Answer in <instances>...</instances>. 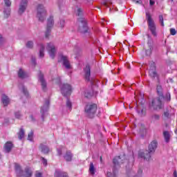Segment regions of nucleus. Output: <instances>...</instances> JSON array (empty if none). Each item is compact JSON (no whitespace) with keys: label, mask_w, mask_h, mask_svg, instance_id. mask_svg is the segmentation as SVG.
<instances>
[{"label":"nucleus","mask_w":177,"mask_h":177,"mask_svg":"<svg viewBox=\"0 0 177 177\" xmlns=\"http://www.w3.org/2000/svg\"><path fill=\"white\" fill-rule=\"evenodd\" d=\"M127 160L125 159V155L122 156H116L113 158V171L107 172V177H117L118 174V169L121 167V164H124Z\"/></svg>","instance_id":"obj_1"},{"label":"nucleus","mask_w":177,"mask_h":177,"mask_svg":"<svg viewBox=\"0 0 177 177\" xmlns=\"http://www.w3.org/2000/svg\"><path fill=\"white\" fill-rule=\"evenodd\" d=\"M61 92L64 96V97L67 98L66 100V107L71 111V109L73 107V104L71 103V101L68 99V96L71 95V92L73 91V88H71V85L68 84H64L62 85H60Z\"/></svg>","instance_id":"obj_2"},{"label":"nucleus","mask_w":177,"mask_h":177,"mask_svg":"<svg viewBox=\"0 0 177 177\" xmlns=\"http://www.w3.org/2000/svg\"><path fill=\"white\" fill-rule=\"evenodd\" d=\"M146 19L149 31H151L153 37H157L156 24L154 23V20H153V18H151V15L149 13V12H146Z\"/></svg>","instance_id":"obj_3"},{"label":"nucleus","mask_w":177,"mask_h":177,"mask_svg":"<svg viewBox=\"0 0 177 177\" xmlns=\"http://www.w3.org/2000/svg\"><path fill=\"white\" fill-rule=\"evenodd\" d=\"M97 111V105L96 104H88L85 107V113L88 118H93Z\"/></svg>","instance_id":"obj_4"},{"label":"nucleus","mask_w":177,"mask_h":177,"mask_svg":"<svg viewBox=\"0 0 177 177\" xmlns=\"http://www.w3.org/2000/svg\"><path fill=\"white\" fill-rule=\"evenodd\" d=\"M161 99H162V97L153 98L149 104L150 107H152L153 110H161L164 107Z\"/></svg>","instance_id":"obj_5"},{"label":"nucleus","mask_w":177,"mask_h":177,"mask_svg":"<svg viewBox=\"0 0 177 177\" xmlns=\"http://www.w3.org/2000/svg\"><path fill=\"white\" fill-rule=\"evenodd\" d=\"M84 77L85 80L87 82H91V85H97V80L96 79H91V66L89 65L86 66L84 68Z\"/></svg>","instance_id":"obj_6"},{"label":"nucleus","mask_w":177,"mask_h":177,"mask_svg":"<svg viewBox=\"0 0 177 177\" xmlns=\"http://www.w3.org/2000/svg\"><path fill=\"white\" fill-rule=\"evenodd\" d=\"M37 18L41 22L46 19V10L42 4H39L37 6Z\"/></svg>","instance_id":"obj_7"},{"label":"nucleus","mask_w":177,"mask_h":177,"mask_svg":"<svg viewBox=\"0 0 177 177\" xmlns=\"http://www.w3.org/2000/svg\"><path fill=\"white\" fill-rule=\"evenodd\" d=\"M79 22V32L82 34H86L88 32V26L86 25V19L85 18H80L78 19Z\"/></svg>","instance_id":"obj_8"},{"label":"nucleus","mask_w":177,"mask_h":177,"mask_svg":"<svg viewBox=\"0 0 177 177\" xmlns=\"http://www.w3.org/2000/svg\"><path fill=\"white\" fill-rule=\"evenodd\" d=\"M54 24H55V21L53 20V17L50 16L47 19V26H46V30L45 32L46 38H49V37L50 36V32L52 31V28H53Z\"/></svg>","instance_id":"obj_9"},{"label":"nucleus","mask_w":177,"mask_h":177,"mask_svg":"<svg viewBox=\"0 0 177 177\" xmlns=\"http://www.w3.org/2000/svg\"><path fill=\"white\" fill-rule=\"evenodd\" d=\"M149 75L151 78H158V73H157L156 63L154 62H151L149 64Z\"/></svg>","instance_id":"obj_10"},{"label":"nucleus","mask_w":177,"mask_h":177,"mask_svg":"<svg viewBox=\"0 0 177 177\" xmlns=\"http://www.w3.org/2000/svg\"><path fill=\"white\" fill-rule=\"evenodd\" d=\"M46 50L48 52L50 57H51V59H55V57L56 56V47L55 46L53 43H48Z\"/></svg>","instance_id":"obj_11"},{"label":"nucleus","mask_w":177,"mask_h":177,"mask_svg":"<svg viewBox=\"0 0 177 177\" xmlns=\"http://www.w3.org/2000/svg\"><path fill=\"white\" fill-rule=\"evenodd\" d=\"M49 103H50L49 100H46L45 101L44 104L41 108L40 113L41 114V118L43 121H44L45 117L48 115V110H49Z\"/></svg>","instance_id":"obj_12"},{"label":"nucleus","mask_w":177,"mask_h":177,"mask_svg":"<svg viewBox=\"0 0 177 177\" xmlns=\"http://www.w3.org/2000/svg\"><path fill=\"white\" fill-rule=\"evenodd\" d=\"M151 154L153 153L150 152V151H145V152H139L138 157H140V158H144L145 161H150Z\"/></svg>","instance_id":"obj_13"},{"label":"nucleus","mask_w":177,"mask_h":177,"mask_svg":"<svg viewBox=\"0 0 177 177\" xmlns=\"http://www.w3.org/2000/svg\"><path fill=\"white\" fill-rule=\"evenodd\" d=\"M15 174L17 177H24V171L21 169V166L20 165L15 163Z\"/></svg>","instance_id":"obj_14"},{"label":"nucleus","mask_w":177,"mask_h":177,"mask_svg":"<svg viewBox=\"0 0 177 177\" xmlns=\"http://www.w3.org/2000/svg\"><path fill=\"white\" fill-rule=\"evenodd\" d=\"M27 0H21V3L19 5V8L18 10L19 15H23L24 12H26V10L27 9Z\"/></svg>","instance_id":"obj_15"},{"label":"nucleus","mask_w":177,"mask_h":177,"mask_svg":"<svg viewBox=\"0 0 177 177\" xmlns=\"http://www.w3.org/2000/svg\"><path fill=\"white\" fill-rule=\"evenodd\" d=\"M158 146V143L156 140H153L148 146V151L149 153H156V150H157V147Z\"/></svg>","instance_id":"obj_16"},{"label":"nucleus","mask_w":177,"mask_h":177,"mask_svg":"<svg viewBox=\"0 0 177 177\" xmlns=\"http://www.w3.org/2000/svg\"><path fill=\"white\" fill-rule=\"evenodd\" d=\"M61 60L63 62V66H64L67 70H70L71 68V64H70V61L68 60V57H67V56L62 55Z\"/></svg>","instance_id":"obj_17"},{"label":"nucleus","mask_w":177,"mask_h":177,"mask_svg":"<svg viewBox=\"0 0 177 177\" xmlns=\"http://www.w3.org/2000/svg\"><path fill=\"white\" fill-rule=\"evenodd\" d=\"M39 81L41 82V88L43 91L46 90V81H45V79L44 78V74L39 73Z\"/></svg>","instance_id":"obj_18"},{"label":"nucleus","mask_w":177,"mask_h":177,"mask_svg":"<svg viewBox=\"0 0 177 177\" xmlns=\"http://www.w3.org/2000/svg\"><path fill=\"white\" fill-rule=\"evenodd\" d=\"M1 102L4 107H6V106H9L10 103V99H9V97H8L6 95L3 94L1 95Z\"/></svg>","instance_id":"obj_19"},{"label":"nucleus","mask_w":177,"mask_h":177,"mask_svg":"<svg viewBox=\"0 0 177 177\" xmlns=\"http://www.w3.org/2000/svg\"><path fill=\"white\" fill-rule=\"evenodd\" d=\"M18 77L19 78H21L22 80H24V78H27L29 77L28 73L25 72L22 68H20L18 71Z\"/></svg>","instance_id":"obj_20"},{"label":"nucleus","mask_w":177,"mask_h":177,"mask_svg":"<svg viewBox=\"0 0 177 177\" xmlns=\"http://www.w3.org/2000/svg\"><path fill=\"white\" fill-rule=\"evenodd\" d=\"M12 149H13V144L11 142H7L4 146L6 153H10Z\"/></svg>","instance_id":"obj_21"},{"label":"nucleus","mask_w":177,"mask_h":177,"mask_svg":"<svg viewBox=\"0 0 177 177\" xmlns=\"http://www.w3.org/2000/svg\"><path fill=\"white\" fill-rule=\"evenodd\" d=\"M39 149L44 154H48L50 150L49 149V147L44 144H41L39 146Z\"/></svg>","instance_id":"obj_22"},{"label":"nucleus","mask_w":177,"mask_h":177,"mask_svg":"<svg viewBox=\"0 0 177 177\" xmlns=\"http://www.w3.org/2000/svg\"><path fill=\"white\" fill-rule=\"evenodd\" d=\"M64 158L66 161H71L73 160V153H71V151H67L64 155Z\"/></svg>","instance_id":"obj_23"},{"label":"nucleus","mask_w":177,"mask_h":177,"mask_svg":"<svg viewBox=\"0 0 177 177\" xmlns=\"http://www.w3.org/2000/svg\"><path fill=\"white\" fill-rule=\"evenodd\" d=\"M55 177H68L67 173H64L60 170H57L55 173Z\"/></svg>","instance_id":"obj_24"},{"label":"nucleus","mask_w":177,"mask_h":177,"mask_svg":"<svg viewBox=\"0 0 177 177\" xmlns=\"http://www.w3.org/2000/svg\"><path fill=\"white\" fill-rule=\"evenodd\" d=\"M32 176V171L31 169L26 167L24 171V177H31Z\"/></svg>","instance_id":"obj_25"},{"label":"nucleus","mask_w":177,"mask_h":177,"mask_svg":"<svg viewBox=\"0 0 177 177\" xmlns=\"http://www.w3.org/2000/svg\"><path fill=\"white\" fill-rule=\"evenodd\" d=\"M148 46L149 48L147 50H146L145 53L147 55V56H150V55H151V53L153 52V44H151V43L148 42Z\"/></svg>","instance_id":"obj_26"},{"label":"nucleus","mask_w":177,"mask_h":177,"mask_svg":"<svg viewBox=\"0 0 177 177\" xmlns=\"http://www.w3.org/2000/svg\"><path fill=\"white\" fill-rule=\"evenodd\" d=\"M45 52V46L44 44H39V57H44L45 56V54L44 53Z\"/></svg>","instance_id":"obj_27"},{"label":"nucleus","mask_w":177,"mask_h":177,"mask_svg":"<svg viewBox=\"0 0 177 177\" xmlns=\"http://www.w3.org/2000/svg\"><path fill=\"white\" fill-rule=\"evenodd\" d=\"M75 12L77 16H79V17H81L82 16V15H84V10L80 7H76V8L75 9Z\"/></svg>","instance_id":"obj_28"},{"label":"nucleus","mask_w":177,"mask_h":177,"mask_svg":"<svg viewBox=\"0 0 177 177\" xmlns=\"http://www.w3.org/2000/svg\"><path fill=\"white\" fill-rule=\"evenodd\" d=\"M163 136L165 138L166 143H169V139H171V135L169 134V132L164 131Z\"/></svg>","instance_id":"obj_29"},{"label":"nucleus","mask_w":177,"mask_h":177,"mask_svg":"<svg viewBox=\"0 0 177 177\" xmlns=\"http://www.w3.org/2000/svg\"><path fill=\"white\" fill-rule=\"evenodd\" d=\"M5 19H8L10 16V8L6 7L3 10Z\"/></svg>","instance_id":"obj_30"},{"label":"nucleus","mask_w":177,"mask_h":177,"mask_svg":"<svg viewBox=\"0 0 177 177\" xmlns=\"http://www.w3.org/2000/svg\"><path fill=\"white\" fill-rule=\"evenodd\" d=\"M160 120V115L153 114L151 115V122H156V121H158Z\"/></svg>","instance_id":"obj_31"},{"label":"nucleus","mask_w":177,"mask_h":177,"mask_svg":"<svg viewBox=\"0 0 177 177\" xmlns=\"http://www.w3.org/2000/svg\"><path fill=\"white\" fill-rule=\"evenodd\" d=\"M24 135H25L24 129L21 128L18 133V138H19V140H21V139H23V138H24Z\"/></svg>","instance_id":"obj_32"},{"label":"nucleus","mask_w":177,"mask_h":177,"mask_svg":"<svg viewBox=\"0 0 177 177\" xmlns=\"http://www.w3.org/2000/svg\"><path fill=\"white\" fill-rule=\"evenodd\" d=\"M95 165H93V162L90 163V166H89V172L91 174V175H95Z\"/></svg>","instance_id":"obj_33"},{"label":"nucleus","mask_w":177,"mask_h":177,"mask_svg":"<svg viewBox=\"0 0 177 177\" xmlns=\"http://www.w3.org/2000/svg\"><path fill=\"white\" fill-rule=\"evenodd\" d=\"M73 52L75 55H77V56H80V55L82 53V49H81V48L80 47H75L73 50Z\"/></svg>","instance_id":"obj_34"},{"label":"nucleus","mask_w":177,"mask_h":177,"mask_svg":"<svg viewBox=\"0 0 177 177\" xmlns=\"http://www.w3.org/2000/svg\"><path fill=\"white\" fill-rule=\"evenodd\" d=\"M156 91L159 96H160V97H162V86H161V85H158L156 87Z\"/></svg>","instance_id":"obj_35"},{"label":"nucleus","mask_w":177,"mask_h":177,"mask_svg":"<svg viewBox=\"0 0 177 177\" xmlns=\"http://www.w3.org/2000/svg\"><path fill=\"white\" fill-rule=\"evenodd\" d=\"M34 140V131H31L28 135V140L32 142Z\"/></svg>","instance_id":"obj_36"},{"label":"nucleus","mask_w":177,"mask_h":177,"mask_svg":"<svg viewBox=\"0 0 177 177\" xmlns=\"http://www.w3.org/2000/svg\"><path fill=\"white\" fill-rule=\"evenodd\" d=\"M84 95L86 97H92L94 95V92L93 91H91L90 92L86 91Z\"/></svg>","instance_id":"obj_37"},{"label":"nucleus","mask_w":177,"mask_h":177,"mask_svg":"<svg viewBox=\"0 0 177 177\" xmlns=\"http://www.w3.org/2000/svg\"><path fill=\"white\" fill-rule=\"evenodd\" d=\"M15 117L17 120H21V117H23V115H21V113L20 111H17L15 113Z\"/></svg>","instance_id":"obj_38"},{"label":"nucleus","mask_w":177,"mask_h":177,"mask_svg":"<svg viewBox=\"0 0 177 177\" xmlns=\"http://www.w3.org/2000/svg\"><path fill=\"white\" fill-rule=\"evenodd\" d=\"M65 24H66V21H64V19H61L59 23V27L60 28H64Z\"/></svg>","instance_id":"obj_39"},{"label":"nucleus","mask_w":177,"mask_h":177,"mask_svg":"<svg viewBox=\"0 0 177 177\" xmlns=\"http://www.w3.org/2000/svg\"><path fill=\"white\" fill-rule=\"evenodd\" d=\"M4 5L7 8H10V6H12V2L10 1V0H4Z\"/></svg>","instance_id":"obj_40"},{"label":"nucleus","mask_w":177,"mask_h":177,"mask_svg":"<svg viewBox=\"0 0 177 177\" xmlns=\"http://www.w3.org/2000/svg\"><path fill=\"white\" fill-rule=\"evenodd\" d=\"M34 46V42L29 41L26 43V47L29 48L30 49L32 48Z\"/></svg>","instance_id":"obj_41"},{"label":"nucleus","mask_w":177,"mask_h":177,"mask_svg":"<svg viewBox=\"0 0 177 177\" xmlns=\"http://www.w3.org/2000/svg\"><path fill=\"white\" fill-rule=\"evenodd\" d=\"M137 111L139 115H140L141 117H143V115H146V111H145V109H142L141 111L137 110Z\"/></svg>","instance_id":"obj_42"},{"label":"nucleus","mask_w":177,"mask_h":177,"mask_svg":"<svg viewBox=\"0 0 177 177\" xmlns=\"http://www.w3.org/2000/svg\"><path fill=\"white\" fill-rule=\"evenodd\" d=\"M159 21L162 27H164V17L162 15H159Z\"/></svg>","instance_id":"obj_43"},{"label":"nucleus","mask_w":177,"mask_h":177,"mask_svg":"<svg viewBox=\"0 0 177 177\" xmlns=\"http://www.w3.org/2000/svg\"><path fill=\"white\" fill-rule=\"evenodd\" d=\"M22 92L24 93L25 96H28V91H27V88H26L25 86L22 87Z\"/></svg>","instance_id":"obj_44"},{"label":"nucleus","mask_w":177,"mask_h":177,"mask_svg":"<svg viewBox=\"0 0 177 177\" xmlns=\"http://www.w3.org/2000/svg\"><path fill=\"white\" fill-rule=\"evenodd\" d=\"M165 99L167 102H169L171 100V94L167 93L165 95Z\"/></svg>","instance_id":"obj_45"},{"label":"nucleus","mask_w":177,"mask_h":177,"mask_svg":"<svg viewBox=\"0 0 177 177\" xmlns=\"http://www.w3.org/2000/svg\"><path fill=\"white\" fill-rule=\"evenodd\" d=\"M170 33L171 35H176V30L175 28H171Z\"/></svg>","instance_id":"obj_46"},{"label":"nucleus","mask_w":177,"mask_h":177,"mask_svg":"<svg viewBox=\"0 0 177 177\" xmlns=\"http://www.w3.org/2000/svg\"><path fill=\"white\" fill-rule=\"evenodd\" d=\"M111 3H111V1H104L103 5H104V6L108 7L109 5H111Z\"/></svg>","instance_id":"obj_47"},{"label":"nucleus","mask_w":177,"mask_h":177,"mask_svg":"<svg viewBox=\"0 0 177 177\" xmlns=\"http://www.w3.org/2000/svg\"><path fill=\"white\" fill-rule=\"evenodd\" d=\"M42 160V163L43 165L46 167V165H48V160H46V159H45L44 158H41Z\"/></svg>","instance_id":"obj_48"},{"label":"nucleus","mask_w":177,"mask_h":177,"mask_svg":"<svg viewBox=\"0 0 177 177\" xmlns=\"http://www.w3.org/2000/svg\"><path fill=\"white\" fill-rule=\"evenodd\" d=\"M35 177H42V173L37 171L35 174Z\"/></svg>","instance_id":"obj_49"},{"label":"nucleus","mask_w":177,"mask_h":177,"mask_svg":"<svg viewBox=\"0 0 177 177\" xmlns=\"http://www.w3.org/2000/svg\"><path fill=\"white\" fill-rule=\"evenodd\" d=\"M164 115L166 118H169V111H165Z\"/></svg>","instance_id":"obj_50"},{"label":"nucleus","mask_w":177,"mask_h":177,"mask_svg":"<svg viewBox=\"0 0 177 177\" xmlns=\"http://www.w3.org/2000/svg\"><path fill=\"white\" fill-rule=\"evenodd\" d=\"M154 3H156V1H154L153 0H149L150 6H153V5H154Z\"/></svg>","instance_id":"obj_51"},{"label":"nucleus","mask_w":177,"mask_h":177,"mask_svg":"<svg viewBox=\"0 0 177 177\" xmlns=\"http://www.w3.org/2000/svg\"><path fill=\"white\" fill-rule=\"evenodd\" d=\"M2 41H3V38L2 37V35H0V45L2 44Z\"/></svg>","instance_id":"obj_52"},{"label":"nucleus","mask_w":177,"mask_h":177,"mask_svg":"<svg viewBox=\"0 0 177 177\" xmlns=\"http://www.w3.org/2000/svg\"><path fill=\"white\" fill-rule=\"evenodd\" d=\"M56 82H57V84H60V82H61L60 77L57 78Z\"/></svg>","instance_id":"obj_53"},{"label":"nucleus","mask_w":177,"mask_h":177,"mask_svg":"<svg viewBox=\"0 0 177 177\" xmlns=\"http://www.w3.org/2000/svg\"><path fill=\"white\" fill-rule=\"evenodd\" d=\"M57 153L59 156H62V149H57Z\"/></svg>","instance_id":"obj_54"},{"label":"nucleus","mask_w":177,"mask_h":177,"mask_svg":"<svg viewBox=\"0 0 177 177\" xmlns=\"http://www.w3.org/2000/svg\"><path fill=\"white\" fill-rule=\"evenodd\" d=\"M174 177H177V172L176 170L174 171Z\"/></svg>","instance_id":"obj_55"},{"label":"nucleus","mask_w":177,"mask_h":177,"mask_svg":"<svg viewBox=\"0 0 177 177\" xmlns=\"http://www.w3.org/2000/svg\"><path fill=\"white\" fill-rule=\"evenodd\" d=\"M32 64H35V59L32 58Z\"/></svg>","instance_id":"obj_56"},{"label":"nucleus","mask_w":177,"mask_h":177,"mask_svg":"<svg viewBox=\"0 0 177 177\" xmlns=\"http://www.w3.org/2000/svg\"><path fill=\"white\" fill-rule=\"evenodd\" d=\"M134 2H136V3H139V1L140 0H133Z\"/></svg>","instance_id":"obj_57"},{"label":"nucleus","mask_w":177,"mask_h":177,"mask_svg":"<svg viewBox=\"0 0 177 177\" xmlns=\"http://www.w3.org/2000/svg\"><path fill=\"white\" fill-rule=\"evenodd\" d=\"M142 169H139V170H138V174H139L140 175L142 174Z\"/></svg>","instance_id":"obj_58"},{"label":"nucleus","mask_w":177,"mask_h":177,"mask_svg":"<svg viewBox=\"0 0 177 177\" xmlns=\"http://www.w3.org/2000/svg\"><path fill=\"white\" fill-rule=\"evenodd\" d=\"M1 158H2V155L0 153V160H1Z\"/></svg>","instance_id":"obj_59"},{"label":"nucleus","mask_w":177,"mask_h":177,"mask_svg":"<svg viewBox=\"0 0 177 177\" xmlns=\"http://www.w3.org/2000/svg\"><path fill=\"white\" fill-rule=\"evenodd\" d=\"M135 177H142L141 176H136Z\"/></svg>","instance_id":"obj_60"},{"label":"nucleus","mask_w":177,"mask_h":177,"mask_svg":"<svg viewBox=\"0 0 177 177\" xmlns=\"http://www.w3.org/2000/svg\"><path fill=\"white\" fill-rule=\"evenodd\" d=\"M102 156L100 157V161H102Z\"/></svg>","instance_id":"obj_61"},{"label":"nucleus","mask_w":177,"mask_h":177,"mask_svg":"<svg viewBox=\"0 0 177 177\" xmlns=\"http://www.w3.org/2000/svg\"><path fill=\"white\" fill-rule=\"evenodd\" d=\"M30 118H32V115H31V116H30Z\"/></svg>","instance_id":"obj_62"},{"label":"nucleus","mask_w":177,"mask_h":177,"mask_svg":"<svg viewBox=\"0 0 177 177\" xmlns=\"http://www.w3.org/2000/svg\"><path fill=\"white\" fill-rule=\"evenodd\" d=\"M171 2H174V0H171Z\"/></svg>","instance_id":"obj_63"},{"label":"nucleus","mask_w":177,"mask_h":177,"mask_svg":"<svg viewBox=\"0 0 177 177\" xmlns=\"http://www.w3.org/2000/svg\"><path fill=\"white\" fill-rule=\"evenodd\" d=\"M87 1H91V0H87Z\"/></svg>","instance_id":"obj_64"}]
</instances>
